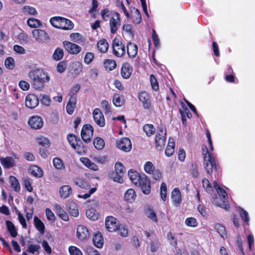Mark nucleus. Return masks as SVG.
<instances>
[{
  "instance_id": "f257e3e1",
  "label": "nucleus",
  "mask_w": 255,
  "mask_h": 255,
  "mask_svg": "<svg viewBox=\"0 0 255 255\" xmlns=\"http://www.w3.org/2000/svg\"><path fill=\"white\" fill-rule=\"evenodd\" d=\"M128 175L131 181L139 187L143 193L146 195L149 194L151 190L150 181L145 174L140 175L131 169L128 171Z\"/></svg>"
},
{
  "instance_id": "f03ea898",
  "label": "nucleus",
  "mask_w": 255,
  "mask_h": 255,
  "mask_svg": "<svg viewBox=\"0 0 255 255\" xmlns=\"http://www.w3.org/2000/svg\"><path fill=\"white\" fill-rule=\"evenodd\" d=\"M28 77L31 80L32 85L35 89L43 88L44 84L50 80L48 74L41 69L30 71L28 73Z\"/></svg>"
},
{
  "instance_id": "7ed1b4c3",
  "label": "nucleus",
  "mask_w": 255,
  "mask_h": 255,
  "mask_svg": "<svg viewBox=\"0 0 255 255\" xmlns=\"http://www.w3.org/2000/svg\"><path fill=\"white\" fill-rule=\"evenodd\" d=\"M50 22L54 27L63 30H71L74 27V23L70 20L60 17L55 16L50 18Z\"/></svg>"
},
{
  "instance_id": "20e7f679",
  "label": "nucleus",
  "mask_w": 255,
  "mask_h": 255,
  "mask_svg": "<svg viewBox=\"0 0 255 255\" xmlns=\"http://www.w3.org/2000/svg\"><path fill=\"white\" fill-rule=\"evenodd\" d=\"M205 148V153L203 152L204 166L207 173L210 174L214 169L217 170V165L214 154L212 152H209L206 147Z\"/></svg>"
},
{
  "instance_id": "39448f33",
  "label": "nucleus",
  "mask_w": 255,
  "mask_h": 255,
  "mask_svg": "<svg viewBox=\"0 0 255 255\" xmlns=\"http://www.w3.org/2000/svg\"><path fill=\"white\" fill-rule=\"evenodd\" d=\"M166 130L165 128L161 126L159 128L155 136V145L156 148L159 150H162L165 144L166 139Z\"/></svg>"
},
{
  "instance_id": "423d86ee",
  "label": "nucleus",
  "mask_w": 255,
  "mask_h": 255,
  "mask_svg": "<svg viewBox=\"0 0 255 255\" xmlns=\"http://www.w3.org/2000/svg\"><path fill=\"white\" fill-rule=\"evenodd\" d=\"M214 187L216 190L218 194L220 197L221 199L223 200V203L221 204H218V205L226 210H228L230 206L228 204H226L228 199V195L224 189L222 188L217 183L216 181L214 182Z\"/></svg>"
},
{
  "instance_id": "0eeeda50",
  "label": "nucleus",
  "mask_w": 255,
  "mask_h": 255,
  "mask_svg": "<svg viewBox=\"0 0 255 255\" xmlns=\"http://www.w3.org/2000/svg\"><path fill=\"white\" fill-rule=\"evenodd\" d=\"M115 175L113 177L115 182L122 183L124 182L123 177L126 173V168L121 162H117L115 165Z\"/></svg>"
},
{
  "instance_id": "6e6552de",
  "label": "nucleus",
  "mask_w": 255,
  "mask_h": 255,
  "mask_svg": "<svg viewBox=\"0 0 255 255\" xmlns=\"http://www.w3.org/2000/svg\"><path fill=\"white\" fill-rule=\"evenodd\" d=\"M32 36L35 41L39 43H44L49 39V35L44 30L35 29L32 31Z\"/></svg>"
},
{
  "instance_id": "1a4fd4ad",
  "label": "nucleus",
  "mask_w": 255,
  "mask_h": 255,
  "mask_svg": "<svg viewBox=\"0 0 255 255\" xmlns=\"http://www.w3.org/2000/svg\"><path fill=\"white\" fill-rule=\"evenodd\" d=\"M114 54L117 57H122L126 53L125 45L118 38H115L113 41Z\"/></svg>"
},
{
  "instance_id": "9d476101",
  "label": "nucleus",
  "mask_w": 255,
  "mask_h": 255,
  "mask_svg": "<svg viewBox=\"0 0 255 255\" xmlns=\"http://www.w3.org/2000/svg\"><path fill=\"white\" fill-rule=\"evenodd\" d=\"M93 128L90 125H85L81 130V137L83 141L86 143L91 140L93 135Z\"/></svg>"
},
{
  "instance_id": "9b49d317",
  "label": "nucleus",
  "mask_w": 255,
  "mask_h": 255,
  "mask_svg": "<svg viewBox=\"0 0 255 255\" xmlns=\"http://www.w3.org/2000/svg\"><path fill=\"white\" fill-rule=\"evenodd\" d=\"M121 25L120 15L119 13H116L110 19V26L111 32L115 34Z\"/></svg>"
},
{
  "instance_id": "f8f14e48",
  "label": "nucleus",
  "mask_w": 255,
  "mask_h": 255,
  "mask_svg": "<svg viewBox=\"0 0 255 255\" xmlns=\"http://www.w3.org/2000/svg\"><path fill=\"white\" fill-rule=\"evenodd\" d=\"M117 146L120 149L125 151H129L132 147L130 139L128 138H122L117 141Z\"/></svg>"
},
{
  "instance_id": "ddd939ff",
  "label": "nucleus",
  "mask_w": 255,
  "mask_h": 255,
  "mask_svg": "<svg viewBox=\"0 0 255 255\" xmlns=\"http://www.w3.org/2000/svg\"><path fill=\"white\" fill-rule=\"evenodd\" d=\"M13 156H6L5 157H0V162L4 168L8 169L15 165V161L14 159H18V157L15 154H13Z\"/></svg>"
},
{
  "instance_id": "4468645a",
  "label": "nucleus",
  "mask_w": 255,
  "mask_h": 255,
  "mask_svg": "<svg viewBox=\"0 0 255 255\" xmlns=\"http://www.w3.org/2000/svg\"><path fill=\"white\" fill-rule=\"evenodd\" d=\"M119 224L117 219L110 216L108 217L106 219L105 226L107 230L110 232H115L118 228Z\"/></svg>"
},
{
  "instance_id": "2eb2a0df",
  "label": "nucleus",
  "mask_w": 255,
  "mask_h": 255,
  "mask_svg": "<svg viewBox=\"0 0 255 255\" xmlns=\"http://www.w3.org/2000/svg\"><path fill=\"white\" fill-rule=\"evenodd\" d=\"M63 45L65 49L70 54H77L79 53L82 48L78 45L70 42L68 41L63 42Z\"/></svg>"
},
{
  "instance_id": "dca6fc26",
  "label": "nucleus",
  "mask_w": 255,
  "mask_h": 255,
  "mask_svg": "<svg viewBox=\"0 0 255 255\" xmlns=\"http://www.w3.org/2000/svg\"><path fill=\"white\" fill-rule=\"evenodd\" d=\"M25 106L29 109L36 108L39 104V99L34 94H30L25 98Z\"/></svg>"
},
{
  "instance_id": "f3484780",
  "label": "nucleus",
  "mask_w": 255,
  "mask_h": 255,
  "mask_svg": "<svg viewBox=\"0 0 255 255\" xmlns=\"http://www.w3.org/2000/svg\"><path fill=\"white\" fill-rule=\"evenodd\" d=\"M95 122L100 127H104L105 126V120L104 116L99 109H95L93 113Z\"/></svg>"
},
{
  "instance_id": "a211bd4d",
  "label": "nucleus",
  "mask_w": 255,
  "mask_h": 255,
  "mask_svg": "<svg viewBox=\"0 0 255 255\" xmlns=\"http://www.w3.org/2000/svg\"><path fill=\"white\" fill-rule=\"evenodd\" d=\"M138 99L142 103L145 109H149L151 107V100L149 94L145 91L141 92L138 94Z\"/></svg>"
},
{
  "instance_id": "6ab92c4d",
  "label": "nucleus",
  "mask_w": 255,
  "mask_h": 255,
  "mask_svg": "<svg viewBox=\"0 0 255 255\" xmlns=\"http://www.w3.org/2000/svg\"><path fill=\"white\" fill-rule=\"evenodd\" d=\"M28 124L33 129H39L43 125L42 119L38 116L32 117L28 121Z\"/></svg>"
},
{
  "instance_id": "aec40b11",
  "label": "nucleus",
  "mask_w": 255,
  "mask_h": 255,
  "mask_svg": "<svg viewBox=\"0 0 255 255\" xmlns=\"http://www.w3.org/2000/svg\"><path fill=\"white\" fill-rule=\"evenodd\" d=\"M132 72V66L128 63H124L122 67L121 74L124 79H128Z\"/></svg>"
},
{
  "instance_id": "412c9836",
  "label": "nucleus",
  "mask_w": 255,
  "mask_h": 255,
  "mask_svg": "<svg viewBox=\"0 0 255 255\" xmlns=\"http://www.w3.org/2000/svg\"><path fill=\"white\" fill-rule=\"evenodd\" d=\"M89 236L88 230L83 225H79L77 229V236L81 241L86 240Z\"/></svg>"
},
{
  "instance_id": "4be33fe9",
  "label": "nucleus",
  "mask_w": 255,
  "mask_h": 255,
  "mask_svg": "<svg viewBox=\"0 0 255 255\" xmlns=\"http://www.w3.org/2000/svg\"><path fill=\"white\" fill-rule=\"evenodd\" d=\"M171 199L175 206H178L181 201V194L178 188L173 189L171 193Z\"/></svg>"
},
{
  "instance_id": "5701e85b",
  "label": "nucleus",
  "mask_w": 255,
  "mask_h": 255,
  "mask_svg": "<svg viewBox=\"0 0 255 255\" xmlns=\"http://www.w3.org/2000/svg\"><path fill=\"white\" fill-rule=\"evenodd\" d=\"M72 193L71 187L68 185L62 186L59 189V195L61 198L66 199L68 198Z\"/></svg>"
},
{
  "instance_id": "b1692460",
  "label": "nucleus",
  "mask_w": 255,
  "mask_h": 255,
  "mask_svg": "<svg viewBox=\"0 0 255 255\" xmlns=\"http://www.w3.org/2000/svg\"><path fill=\"white\" fill-rule=\"evenodd\" d=\"M127 53L128 56L131 58H134L137 54L138 47L137 46L133 43L129 42L127 46Z\"/></svg>"
},
{
  "instance_id": "393cba45",
  "label": "nucleus",
  "mask_w": 255,
  "mask_h": 255,
  "mask_svg": "<svg viewBox=\"0 0 255 255\" xmlns=\"http://www.w3.org/2000/svg\"><path fill=\"white\" fill-rule=\"evenodd\" d=\"M136 197V193L133 189H128L125 193V199L129 203H133L135 201Z\"/></svg>"
},
{
  "instance_id": "a878e982",
  "label": "nucleus",
  "mask_w": 255,
  "mask_h": 255,
  "mask_svg": "<svg viewBox=\"0 0 255 255\" xmlns=\"http://www.w3.org/2000/svg\"><path fill=\"white\" fill-rule=\"evenodd\" d=\"M54 208L56 211L58 216L63 220L67 221L69 219V217L66 212L62 209V207L57 204H55Z\"/></svg>"
},
{
  "instance_id": "bb28decb",
  "label": "nucleus",
  "mask_w": 255,
  "mask_h": 255,
  "mask_svg": "<svg viewBox=\"0 0 255 255\" xmlns=\"http://www.w3.org/2000/svg\"><path fill=\"white\" fill-rule=\"evenodd\" d=\"M174 141L172 137H169L168 143L165 149V153L168 157L171 156L174 152Z\"/></svg>"
},
{
  "instance_id": "cd10ccee",
  "label": "nucleus",
  "mask_w": 255,
  "mask_h": 255,
  "mask_svg": "<svg viewBox=\"0 0 255 255\" xmlns=\"http://www.w3.org/2000/svg\"><path fill=\"white\" fill-rule=\"evenodd\" d=\"M28 171L30 174L37 178H40L43 176L42 169L36 165L31 166Z\"/></svg>"
},
{
  "instance_id": "c85d7f7f",
  "label": "nucleus",
  "mask_w": 255,
  "mask_h": 255,
  "mask_svg": "<svg viewBox=\"0 0 255 255\" xmlns=\"http://www.w3.org/2000/svg\"><path fill=\"white\" fill-rule=\"evenodd\" d=\"M70 39L71 41L79 44H82L85 41V37L79 33H72L70 34Z\"/></svg>"
},
{
  "instance_id": "c756f323",
  "label": "nucleus",
  "mask_w": 255,
  "mask_h": 255,
  "mask_svg": "<svg viewBox=\"0 0 255 255\" xmlns=\"http://www.w3.org/2000/svg\"><path fill=\"white\" fill-rule=\"evenodd\" d=\"M93 242L94 245L98 248H101L104 244V240L102 235L100 233H97L95 235Z\"/></svg>"
},
{
  "instance_id": "7c9ffc66",
  "label": "nucleus",
  "mask_w": 255,
  "mask_h": 255,
  "mask_svg": "<svg viewBox=\"0 0 255 255\" xmlns=\"http://www.w3.org/2000/svg\"><path fill=\"white\" fill-rule=\"evenodd\" d=\"M125 101L124 97L123 96H120L119 94H114L113 97V104L116 107H121L124 104Z\"/></svg>"
},
{
  "instance_id": "2f4dec72",
  "label": "nucleus",
  "mask_w": 255,
  "mask_h": 255,
  "mask_svg": "<svg viewBox=\"0 0 255 255\" xmlns=\"http://www.w3.org/2000/svg\"><path fill=\"white\" fill-rule=\"evenodd\" d=\"M76 152L80 155L85 153L87 151V148L85 146L80 139H78L77 142L75 144V148H74Z\"/></svg>"
},
{
  "instance_id": "473e14b6",
  "label": "nucleus",
  "mask_w": 255,
  "mask_h": 255,
  "mask_svg": "<svg viewBox=\"0 0 255 255\" xmlns=\"http://www.w3.org/2000/svg\"><path fill=\"white\" fill-rule=\"evenodd\" d=\"M134 10L131 12V19L132 22L135 24H139L141 20V16L139 11L136 9L134 8Z\"/></svg>"
},
{
  "instance_id": "72a5a7b5",
  "label": "nucleus",
  "mask_w": 255,
  "mask_h": 255,
  "mask_svg": "<svg viewBox=\"0 0 255 255\" xmlns=\"http://www.w3.org/2000/svg\"><path fill=\"white\" fill-rule=\"evenodd\" d=\"M9 182L11 187L13 188L14 191L18 192L20 191V184L15 177L13 176H10L9 177Z\"/></svg>"
},
{
  "instance_id": "f704fd0d",
  "label": "nucleus",
  "mask_w": 255,
  "mask_h": 255,
  "mask_svg": "<svg viewBox=\"0 0 255 255\" xmlns=\"http://www.w3.org/2000/svg\"><path fill=\"white\" fill-rule=\"evenodd\" d=\"M97 47L101 52L105 53L108 50L109 44L105 39H103L98 42Z\"/></svg>"
},
{
  "instance_id": "c9c22d12",
  "label": "nucleus",
  "mask_w": 255,
  "mask_h": 255,
  "mask_svg": "<svg viewBox=\"0 0 255 255\" xmlns=\"http://www.w3.org/2000/svg\"><path fill=\"white\" fill-rule=\"evenodd\" d=\"M34 224L37 230L41 234L44 233L45 226L43 222L36 216L34 218Z\"/></svg>"
},
{
  "instance_id": "e433bc0d",
  "label": "nucleus",
  "mask_w": 255,
  "mask_h": 255,
  "mask_svg": "<svg viewBox=\"0 0 255 255\" xmlns=\"http://www.w3.org/2000/svg\"><path fill=\"white\" fill-rule=\"evenodd\" d=\"M215 229L223 239L227 237V232L225 227L220 224H216L215 225Z\"/></svg>"
},
{
  "instance_id": "4c0bfd02",
  "label": "nucleus",
  "mask_w": 255,
  "mask_h": 255,
  "mask_svg": "<svg viewBox=\"0 0 255 255\" xmlns=\"http://www.w3.org/2000/svg\"><path fill=\"white\" fill-rule=\"evenodd\" d=\"M117 64L113 59H106L104 62V67L106 70L112 71L116 68Z\"/></svg>"
},
{
  "instance_id": "58836bf2",
  "label": "nucleus",
  "mask_w": 255,
  "mask_h": 255,
  "mask_svg": "<svg viewBox=\"0 0 255 255\" xmlns=\"http://www.w3.org/2000/svg\"><path fill=\"white\" fill-rule=\"evenodd\" d=\"M86 216L88 218L92 221H96L98 219L99 215L94 209H89L86 211Z\"/></svg>"
},
{
  "instance_id": "ea45409f",
  "label": "nucleus",
  "mask_w": 255,
  "mask_h": 255,
  "mask_svg": "<svg viewBox=\"0 0 255 255\" xmlns=\"http://www.w3.org/2000/svg\"><path fill=\"white\" fill-rule=\"evenodd\" d=\"M7 229L11 237L14 238L17 236V233L12 223L9 221L6 222Z\"/></svg>"
},
{
  "instance_id": "a19ab883",
  "label": "nucleus",
  "mask_w": 255,
  "mask_h": 255,
  "mask_svg": "<svg viewBox=\"0 0 255 255\" xmlns=\"http://www.w3.org/2000/svg\"><path fill=\"white\" fill-rule=\"evenodd\" d=\"M27 25L31 28H37L41 26L40 20L34 18H29L27 20Z\"/></svg>"
},
{
  "instance_id": "79ce46f5",
  "label": "nucleus",
  "mask_w": 255,
  "mask_h": 255,
  "mask_svg": "<svg viewBox=\"0 0 255 255\" xmlns=\"http://www.w3.org/2000/svg\"><path fill=\"white\" fill-rule=\"evenodd\" d=\"M23 12L25 14H29L32 15H36L38 13L35 8L29 5L24 6L23 7Z\"/></svg>"
},
{
  "instance_id": "37998d69",
  "label": "nucleus",
  "mask_w": 255,
  "mask_h": 255,
  "mask_svg": "<svg viewBox=\"0 0 255 255\" xmlns=\"http://www.w3.org/2000/svg\"><path fill=\"white\" fill-rule=\"evenodd\" d=\"M64 56V52L62 49L60 48H57L53 54V59L59 61L61 60Z\"/></svg>"
},
{
  "instance_id": "c03bdc74",
  "label": "nucleus",
  "mask_w": 255,
  "mask_h": 255,
  "mask_svg": "<svg viewBox=\"0 0 255 255\" xmlns=\"http://www.w3.org/2000/svg\"><path fill=\"white\" fill-rule=\"evenodd\" d=\"M69 211L70 215L73 217H77L79 215V210L77 206L74 203L70 204L69 207Z\"/></svg>"
},
{
  "instance_id": "a18cd8bd",
  "label": "nucleus",
  "mask_w": 255,
  "mask_h": 255,
  "mask_svg": "<svg viewBox=\"0 0 255 255\" xmlns=\"http://www.w3.org/2000/svg\"><path fill=\"white\" fill-rule=\"evenodd\" d=\"M17 38L21 43H29L30 41V39L28 35L23 31L20 32L17 35Z\"/></svg>"
},
{
  "instance_id": "49530a36",
  "label": "nucleus",
  "mask_w": 255,
  "mask_h": 255,
  "mask_svg": "<svg viewBox=\"0 0 255 255\" xmlns=\"http://www.w3.org/2000/svg\"><path fill=\"white\" fill-rule=\"evenodd\" d=\"M93 143L95 148L99 150L103 149L105 144L104 140L100 137L96 138Z\"/></svg>"
},
{
  "instance_id": "de8ad7c7",
  "label": "nucleus",
  "mask_w": 255,
  "mask_h": 255,
  "mask_svg": "<svg viewBox=\"0 0 255 255\" xmlns=\"http://www.w3.org/2000/svg\"><path fill=\"white\" fill-rule=\"evenodd\" d=\"M4 65L6 68L12 70L15 67V61L12 57H7L5 60Z\"/></svg>"
},
{
  "instance_id": "09e8293b",
  "label": "nucleus",
  "mask_w": 255,
  "mask_h": 255,
  "mask_svg": "<svg viewBox=\"0 0 255 255\" xmlns=\"http://www.w3.org/2000/svg\"><path fill=\"white\" fill-rule=\"evenodd\" d=\"M202 184L203 187L208 193L211 194L213 192V188L207 179L204 178L203 179Z\"/></svg>"
},
{
  "instance_id": "8fccbe9b",
  "label": "nucleus",
  "mask_w": 255,
  "mask_h": 255,
  "mask_svg": "<svg viewBox=\"0 0 255 255\" xmlns=\"http://www.w3.org/2000/svg\"><path fill=\"white\" fill-rule=\"evenodd\" d=\"M53 164L55 168L59 170L64 169L63 161L59 158H54L53 160Z\"/></svg>"
},
{
  "instance_id": "3c124183",
  "label": "nucleus",
  "mask_w": 255,
  "mask_h": 255,
  "mask_svg": "<svg viewBox=\"0 0 255 255\" xmlns=\"http://www.w3.org/2000/svg\"><path fill=\"white\" fill-rule=\"evenodd\" d=\"M143 130L147 136L152 135L155 132V128L152 125L147 124L143 127Z\"/></svg>"
},
{
  "instance_id": "603ef678",
  "label": "nucleus",
  "mask_w": 255,
  "mask_h": 255,
  "mask_svg": "<svg viewBox=\"0 0 255 255\" xmlns=\"http://www.w3.org/2000/svg\"><path fill=\"white\" fill-rule=\"evenodd\" d=\"M78 138L73 134H69L67 135V139L73 148H75V144L78 140Z\"/></svg>"
},
{
  "instance_id": "864d4df0",
  "label": "nucleus",
  "mask_w": 255,
  "mask_h": 255,
  "mask_svg": "<svg viewBox=\"0 0 255 255\" xmlns=\"http://www.w3.org/2000/svg\"><path fill=\"white\" fill-rule=\"evenodd\" d=\"M151 86L153 90L157 91L159 89L158 82L154 75L151 74L150 76Z\"/></svg>"
},
{
  "instance_id": "5fc2aeb1",
  "label": "nucleus",
  "mask_w": 255,
  "mask_h": 255,
  "mask_svg": "<svg viewBox=\"0 0 255 255\" xmlns=\"http://www.w3.org/2000/svg\"><path fill=\"white\" fill-rule=\"evenodd\" d=\"M144 171L148 174H151L154 170V166L150 161H147L144 165Z\"/></svg>"
},
{
  "instance_id": "6e6d98bb",
  "label": "nucleus",
  "mask_w": 255,
  "mask_h": 255,
  "mask_svg": "<svg viewBox=\"0 0 255 255\" xmlns=\"http://www.w3.org/2000/svg\"><path fill=\"white\" fill-rule=\"evenodd\" d=\"M37 142L39 145L44 146H48L49 145V140L48 138L40 136L37 138Z\"/></svg>"
},
{
  "instance_id": "4d7b16f0",
  "label": "nucleus",
  "mask_w": 255,
  "mask_h": 255,
  "mask_svg": "<svg viewBox=\"0 0 255 255\" xmlns=\"http://www.w3.org/2000/svg\"><path fill=\"white\" fill-rule=\"evenodd\" d=\"M185 223L187 226L192 227H195L198 225L196 219L193 217L187 218L185 220Z\"/></svg>"
},
{
  "instance_id": "13d9d810",
  "label": "nucleus",
  "mask_w": 255,
  "mask_h": 255,
  "mask_svg": "<svg viewBox=\"0 0 255 255\" xmlns=\"http://www.w3.org/2000/svg\"><path fill=\"white\" fill-rule=\"evenodd\" d=\"M167 187L165 183H162L160 186L161 198L163 201L166 199Z\"/></svg>"
},
{
  "instance_id": "bf43d9fd",
  "label": "nucleus",
  "mask_w": 255,
  "mask_h": 255,
  "mask_svg": "<svg viewBox=\"0 0 255 255\" xmlns=\"http://www.w3.org/2000/svg\"><path fill=\"white\" fill-rule=\"evenodd\" d=\"M45 214L48 220L52 222L55 221V216L54 215L53 212L50 209L47 208L45 210Z\"/></svg>"
},
{
  "instance_id": "052dcab7",
  "label": "nucleus",
  "mask_w": 255,
  "mask_h": 255,
  "mask_svg": "<svg viewBox=\"0 0 255 255\" xmlns=\"http://www.w3.org/2000/svg\"><path fill=\"white\" fill-rule=\"evenodd\" d=\"M94 54L92 52H87L84 57V62L87 64H90L94 58Z\"/></svg>"
},
{
  "instance_id": "680f3d73",
  "label": "nucleus",
  "mask_w": 255,
  "mask_h": 255,
  "mask_svg": "<svg viewBox=\"0 0 255 255\" xmlns=\"http://www.w3.org/2000/svg\"><path fill=\"white\" fill-rule=\"evenodd\" d=\"M69 252L70 255H83L81 250L74 246H71L69 248Z\"/></svg>"
},
{
  "instance_id": "e2e57ef3",
  "label": "nucleus",
  "mask_w": 255,
  "mask_h": 255,
  "mask_svg": "<svg viewBox=\"0 0 255 255\" xmlns=\"http://www.w3.org/2000/svg\"><path fill=\"white\" fill-rule=\"evenodd\" d=\"M240 214L241 218L248 225L250 221L248 213L242 208H240Z\"/></svg>"
},
{
  "instance_id": "0e129e2a",
  "label": "nucleus",
  "mask_w": 255,
  "mask_h": 255,
  "mask_svg": "<svg viewBox=\"0 0 255 255\" xmlns=\"http://www.w3.org/2000/svg\"><path fill=\"white\" fill-rule=\"evenodd\" d=\"M40 97H41V103L42 104L46 106H50L51 100L48 96L46 95H41Z\"/></svg>"
},
{
  "instance_id": "69168bd1",
  "label": "nucleus",
  "mask_w": 255,
  "mask_h": 255,
  "mask_svg": "<svg viewBox=\"0 0 255 255\" xmlns=\"http://www.w3.org/2000/svg\"><path fill=\"white\" fill-rule=\"evenodd\" d=\"M40 249V246L39 245L30 244L28 245L27 251L30 253L34 254L36 252H38Z\"/></svg>"
},
{
  "instance_id": "338daca9",
  "label": "nucleus",
  "mask_w": 255,
  "mask_h": 255,
  "mask_svg": "<svg viewBox=\"0 0 255 255\" xmlns=\"http://www.w3.org/2000/svg\"><path fill=\"white\" fill-rule=\"evenodd\" d=\"M102 108L105 110V113L106 114L111 113L112 111L110 105L108 102L106 100H103L101 102Z\"/></svg>"
},
{
  "instance_id": "774afa93",
  "label": "nucleus",
  "mask_w": 255,
  "mask_h": 255,
  "mask_svg": "<svg viewBox=\"0 0 255 255\" xmlns=\"http://www.w3.org/2000/svg\"><path fill=\"white\" fill-rule=\"evenodd\" d=\"M74 68L73 71L76 74H79L82 70L83 66L81 63L79 62H76L74 63Z\"/></svg>"
}]
</instances>
